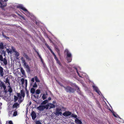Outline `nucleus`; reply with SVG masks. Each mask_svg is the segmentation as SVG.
Wrapping results in <instances>:
<instances>
[{
  "instance_id": "603ef678",
  "label": "nucleus",
  "mask_w": 124,
  "mask_h": 124,
  "mask_svg": "<svg viewBox=\"0 0 124 124\" xmlns=\"http://www.w3.org/2000/svg\"><path fill=\"white\" fill-rule=\"evenodd\" d=\"M21 60L22 61V62L25 61V60H24L23 57H21Z\"/></svg>"
},
{
  "instance_id": "ddd939ff",
  "label": "nucleus",
  "mask_w": 124,
  "mask_h": 124,
  "mask_svg": "<svg viewBox=\"0 0 124 124\" xmlns=\"http://www.w3.org/2000/svg\"><path fill=\"white\" fill-rule=\"evenodd\" d=\"M0 86L1 87H2L4 90H5L6 89V87L4 83L3 82H1L0 83Z\"/></svg>"
},
{
  "instance_id": "2eb2a0df",
  "label": "nucleus",
  "mask_w": 124,
  "mask_h": 124,
  "mask_svg": "<svg viewBox=\"0 0 124 124\" xmlns=\"http://www.w3.org/2000/svg\"><path fill=\"white\" fill-rule=\"evenodd\" d=\"M19 104H18V103H15L13 105L12 107L13 108H16V109H15V110H16L17 108L19 107Z\"/></svg>"
},
{
  "instance_id": "c9c22d12",
  "label": "nucleus",
  "mask_w": 124,
  "mask_h": 124,
  "mask_svg": "<svg viewBox=\"0 0 124 124\" xmlns=\"http://www.w3.org/2000/svg\"><path fill=\"white\" fill-rule=\"evenodd\" d=\"M14 101L16 102L17 100L18 99V97L15 95H14Z\"/></svg>"
},
{
  "instance_id": "f8f14e48",
  "label": "nucleus",
  "mask_w": 124,
  "mask_h": 124,
  "mask_svg": "<svg viewBox=\"0 0 124 124\" xmlns=\"http://www.w3.org/2000/svg\"><path fill=\"white\" fill-rule=\"evenodd\" d=\"M3 70V68L1 66H0V74L1 77L3 76L4 75Z\"/></svg>"
},
{
  "instance_id": "9d476101",
  "label": "nucleus",
  "mask_w": 124,
  "mask_h": 124,
  "mask_svg": "<svg viewBox=\"0 0 124 124\" xmlns=\"http://www.w3.org/2000/svg\"><path fill=\"white\" fill-rule=\"evenodd\" d=\"M21 83L22 85H23L24 84V81L25 82V86L27 87V79L24 80V78H22L21 79Z\"/></svg>"
},
{
  "instance_id": "6e6552de",
  "label": "nucleus",
  "mask_w": 124,
  "mask_h": 124,
  "mask_svg": "<svg viewBox=\"0 0 124 124\" xmlns=\"http://www.w3.org/2000/svg\"><path fill=\"white\" fill-rule=\"evenodd\" d=\"M31 116L32 119L34 120L36 117V113L34 111H32L31 114Z\"/></svg>"
},
{
  "instance_id": "4d7b16f0",
  "label": "nucleus",
  "mask_w": 124,
  "mask_h": 124,
  "mask_svg": "<svg viewBox=\"0 0 124 124\" xmlns=\"http://www.w3.org/2000/svg\"><path fill=\"white\" fill-rule=\"evenodd\" d=\"M98 107H99V108H101V105H100V104L99 103L98 104Z\"/></svg>"
},
{
  "instance_id": "5701e85b",
  "label": "nucleus",
  "mask_w": 124,
  "mask_h": 124,
  "mask_svg": "<svg viewBox=\"0 0 124 124\" xmlns=\"http://www.w3.org/2000/svg\"><path fill=\"white\" fill-rule=\"evenodd\" d=\"M20 70V71L21 72L23 75V76H25V72L24 70H23L22 68H21Z\"/></svg>"
},
{
  "instance_id": "a878e982",
  "label": "nucleus",
  "mask_w": 124,
  "mask_h": 124,
  "mask_svg": "<svg viewBox=\"0 0 124 124\" xmlns=\"http://www.w3.org/2000/svg\"><path fill=\"white\" fill-rule=\"evenodd\" d=\"M8 87H9V89L8 90V91L10 93H11L12 92V90L11 87V86H8Z\"/></svg>"
},
{
  "instance_id": "f3484780",
  "label": "nucleus",
  "mask_w": 124,
  "mask_h": 124,
  "mask_svg": "<svg viewBox=\"0 0 124 124\" xmlns=\"http://www.w3.org/2000/svg\"><path fill=\"white\" fill-rule=\"evenodd\" d=\"M20 93L21 95L22 96V97L24 98L25 96V94L24 90H21Z\"/></svg>"
},
{
  "instance_id": "4be33fe9",
  "label": "nucleus",
  "mask_w": 124,
  "mask_h": 124,
  "mask_svg": "<svg viewBox=\"0 0 124 124\" xmlns=\"http://www.w3.org/2000/svg\"><path fill=\"white\" fill-rule=\"evenodd\" d=\"M35 92V89L34 88L32 87L31 88L30 90V92L32 94H34Z\"/></svg>"
},
{
  "instance_id": "4c0bfd02",
  "label": "nucleus",
  "mask_w": 124,
  "mask_h": 124,
  "mask_svg": "<svg viewBox=\"0 0 124 124\" xmlns=\"http://www.w3.org/2000/svg\"><path fill=\"white\" fill-rule=\"evenodd\" d=\"M33 88H36L38 86L36 82H35L34 85L32 86Z\"/></svg>"
},
{
  "instance_id": "1a4fd4ad",
  "label": "nucleus",
  "mask_w": 124,
  "mask_h": 124,
  "mask_svg": "<svg viewBox=\"0 0 124 124\" xmlns=\"http://www.w3.org/2000/svg\"><path fill=\"white\" fill-rule=\"evenodd\" d=\"M17 8H18L21 9L25 11H28L22 5H18L17 6Z\"/></svg>"
},
{
  "instance_id": "8fccbe9b",
  "label": "nucleus",
  "mask_w": 124,
  "mask_h": 124,
  "mask_svg": "<svg viewBox=\"0 0 124 124\" xmlns=\"http://www.w3.org/2000/svg\"><path fill=\"white\" fill-rule=\"evenodd\" d=\"M33 96L35 98L38 99L39 97V95H34Z\"/></svg>"
},
{
  "instance_id": "13d9d810",
  "label": "nucleus",
  "mask_w": 124,
  "mask_h": 124,
  "mask_svg": "<svg viewBox=\"0 0 124 124\" xmlns=\"http://www.w3.org/2000/svg\"><path fill=\"white\" fill-rule=\"evenodd\" d=\"M46 101H47V100H45L43 102V103L44 104H45L46 102Z\"/></svg>"
},
{
  "instance_id": "052dcab7",
  "label": "nucleus",
  "mask_w": 124,
  "mask_h": 124,
  "mask_svg": "<svg viewBox=\"0 0 124 124\" xmlns=\"http://www.w3.org/2000/svg\"><path fill=\"white\" fill-rule=\"evenodd\" d=\"M51 98L50 97H49L48 99V100L49 101H50V100H51Z\"/></svg>"
},
{
  "instance_id": "c03bdc74",
  "label": "nucleus",
  "mask_w": 124,
  "mask_h": 124,
  "mask_svg": "<svg viewBox=\"0 0 124 124\" xmlns=\"http://www.w3.org/2000/svg\"><path fill=\"white\" fill-rule=\"evenodd\" d=\"M75 68L76 70V71H77V74H78V75L79 76V77H81L80 76V75L79 73L78 72V70L77 69V68Z\"/></svg>"
},
{
  "instance_id": "7c9ffc66",
  "label": "nucleus",
  "mask_w": 124,
  "mask_h": 124,
  "mask_svg": "<svg viewBox=\"0 0 124 124\" xmlns=\"http://www.w3.org/2000/svg\"><path fill=\"white\" fill-rule=\"evenodd\" d=\"M41 93L40 90L39 89L35 91V93L36 94H39Z\"/></svg>"
},
{
  "instance_id": "3c124183",
  "label": "nucleus",
  "mask_w": 124,
  "mask_h": 124,
  "mask_svg": "<svg viewBox=\"0 0 124 124\" xmlns=\"http://www.w3.org/2000/svg\"><path fill=\"white\" fill-rule=\"evenodd\" d=\"M23 65H24V66L25 67H26L27 65V63L25 61L23 62Z\"/></svg>"
},
{
  "instance_id": "dca6fc26",
  "label": "nucleus",
  "mask_w": 124,
  "mask_h": 124,
  "mask_svg": "<svg viewBox=\"0 0 124 124\" xmlns=\"http://www.w3.org/2000/svg\"><path fill=\"white\" fill-rule=\"evenodd\" d=\"M49 109H50L51 108H55V105L53 104L49 103Z\"/></svg>"
},
{
  "instance_id": "58836bf2",
  "label": "nucleus",
  "mask_w": 124,
  "mask_h": 124,
  "mask_svg": "<svg viewBox=\"0 0 124 124\" xmlns=\"http://www.w3.org/2000/svg\"><path fill=\"white\" fill-rule=\"evenodd\" d=\"M71 116L72 117H74V118H77V115H75L73 114H71Z\"/></svg>"
},
{
  "instance_id": "09e8293b",
  "label": "nucleus",
  "mask_w": 124,
  "mask_h": 124,
  "mask_svg": "<svg viewBox=\"0 0 124 124\" xmlns=\"http://www.w3.org/2000/svg\"><path fill=\"white\" fill-rule=\"evenodd\" d=\"M45 45L46 46L47 48L48 49H49V50H50V49H51L49 46V45L47 43H46L45 44Z\"/></svg>"
},
{
  "instance_id": "2f4dec72",
  "label": "nucleus",
  "mask_w": 124,
  "mask_h": 124,
  "mask_svg": "<svg viewBox=\"0 0 124 124\" xmlns=\"http://www.w3.org/2000/svg\"><path fill=\"white\" fill-rule=\"evenodd\" d=\"M67 60L68 62H71L72 60V57H66Z\"/></svg>"
},
{
  "instance_id": "0e129e2a",
  "label": "nucleus",
  "mask_w": 124,
  "mask_h": 124,
  "mask_svg": "<svg viewBox=\"0 0 124 124\" xmlns=\"http://www.w3.org/2000/svg\"><path fill=\"white\" fill-rule=\"evenodd\" d=\"M53 103L54 104H55L56 103V102L55 101H53Z\"/></svg>"
},
{
  "instance_id": "5fc2aeb1",
  "label": "nucleus",
  "mask_w": 124,
  "mask_h": 124,
  "mask_svg": "<svg viewBox=\"0 0 124 124\" xmlns=\"http://www.w3.org/2000/svg\"><path fill=\"white\" fill-rule=\"evenodd\" d=\"M7 52L8 53H11V51L9 50L8 49H7Z\"/></svg>"
},
{
  "instance_id": "4468645a",
  "label": "nucleus",
  "mask_w": 124,
  "mask_h": 124,
  "mask_svg": "<svg viewBox=\"0 0 124 124\" xmlns=\"http://www.w3.org/2000/svg\"><path fill=\"white\" fill-rule=\"evenodd\" d=\"M75 123L77 124H82V122L78 118H76L75 120Z\"/></svg>"
},
{
  "instance_id": "39448f33",
  "label": "nucleus",
  "mask_w": 124,
  "mask_h": 124,
  "mask_svg": "<svg viewBox=\"0 0 124 124\" xmlns=\"http://www.w3.org/2000/svg\"><path fill=\"white\" fill-rule=\"evenodd\" d=\"M73 85L77 89V92L80 95L82 96H83V93L80 90L79 87L75 84H73Z\"/></svg>"
},
{
  "instance_id": "864d4df0",
  "label": "nucleus",
  "mask_w": 124,
  "mask_h": 124,
  "mask_svg": "<svg viewBox=\"0 0 124 124\" xmlns=\"http://www.w3.org/2000/svg\"><path fill=\"white\" fill-rule=\"evenodd\" d=\"M18 15H19L20 17H21L22 19H25L24 18V17L23 16H22L20 15V14H18Z\"/></svg>"
},
{
  "instance_id": "e433bc0d",
  "label": "nucleus",
  "mask_w": 124,
  "mask_h": 124,
  "mask_svg": "<svg viewBox=\"0 0 124 124\" xmlns=\"http://www.w3.org/2000/svg\"><path fill=\"white\" fill-rule=\"evenodd\" d=\"M35 80L37 82H39V80L38 78L36 76H35Z\"/></svg>"
},
{
  "instance_id": "37998d69",
  "label": "nucleus",
  "mask_w": 124,
  "mask_h": 124,
  "mask_svg": "<svg viewBox=\"0 0 124 124\" xmlns=\"http://www.w3.org/2000/svg\"><path fill=\"white\" fill-rule=\"evenodd\" d=\"M35 123L36 124H42L39 121V120L36 121L35 122Z\"/></svg>"
},
{
  "instance_id": "de8ad7c7",
  "label": "nucleus",
  "mask_w": 124,
  "mask_h": 124,
  "mask_svg": "<svg viewBox=\"0 0 124 124\" xmlns=\"http://www.w3.org/2000/svg\"><path fill=\"white\" fill-rule=\"evenodd\" d=\"M24 99V98H23V99H19V100H18V101L19 102V103H21L23 101V100Z\"/></svg>"
},
{
  "instance_id": "b1692460",
  "label": "nucleus",
  "mask_w": 124,
  "mask_h": 124,
  "mask_svg": "<svg viewBox=\"0 0 124 124\" xmlns=\"http://www.w3.org/2000/svg\"><path fill=\"white\" fill-rule=\"evenodd\" d=\"M17 96L19 97V99H23V97H22V96L20 93H17Z\"/></svg>"
},
{
  "instance_id": "ea45409f",
  "label": "nucleus",
  "mask_w": 124,
  "mask_h": 124,
  "mask_svg": "<svg viewBox=\"0 0 124 124\" xmlns=\"http://www.w3.org/2000/svg\"><path fill=\"white\" fill-rule=\"evenodd\" d=\"M42 98L43 100H44L46 99V96L45 94H43V96H42Z\"/></svg>"
},
{
  "instance_id": "79ce46f5",
  "label": "nucleus",
  "mask_w": 124,
  "mask_h": 124,
  "mask_svg": "<svg viewBox=\"0 0 124 124\" xmlns=\"http://www.w3.org/2000/svg\"><path fill=\"white\" fill-rule=\"evenodd\" d=\"M17 111H15L13 113V116H16L17 115Z\"/></svg>"
},
{
  "instance_id": "473e14b6",
  "label": "nucleus",
  "mask_w": 124,
  "mask_h": 124,
  "mask_svg": "<svg viewBox=\"0 0 124 124\" xmlns=\"http://www.w3.org/2000/svg\"><path fill=\"white\" fill-rule=\"evenodd\" d=\"M23 56L27 59V60H29V58L28 56L25 53H24L23 54Z\"/></svg>"
},
{
  "instance_id": "f257e3e1",
  "label": "nucleus",
  "mask_w": 124,
  "mask_h": 124,
  "mask_svg": "<svg viewBox=\"0 0 124 124\" xmlns=\"http://www.w3.org/2000/svg\"><path fill=\"white\" fill-rule=\"evenodd\" d=\"M61 86L63 87L67 93H73L74 92L75 90L72 87L69 86H65L63 85H61Z\"/></svg>"
},
{
  "instance_id": "20e7f679",
  "label": "nucleus",
  "mask_w": 124,
  "mask_h": 124,
  "mask_svg": "<svg viewBox=\"0 0 124 124\" xmlns=\"http://www.w3.org/2000/svg\"><path fill=\"white\" fill-rule=\"evenodd\" d=\"M0 61L3 62V63L5 65L7 64V61L6 57L3 59V56L2 55H0Z\"/></svg>"
},
{
  "instance_id": "338daca9",
  "label": "nucleus",
  "mask_w": 124,
  "mask_h": 124,
  "mask_svg": "<svg viewBox=\"0 0 124 124\" xmlns=\"http://www.w3.org/2000/svg\"><path fill=\"white\" fill-rule=\"evenodd\" d=\"M4 53V55H5V53Z\"/></svg>"
},
{
  "instance_id": "c756f323",
  "label": "nucleus",
  "mask_w": 124,
  "mask_h": 124,
  "mask_svg": "<svg viewBox=\"0 0 124 124\" xmlns=\"http://www.w3.org/2000/svg\"><path fill=\"white\" fill-rule=\"evenodd\" d=\"M49 50L50 51L51 53L54 55V58L57 57L56 55H55L52 49H50Z\"/></svg>"
},
{
  "instance_id": "bf43d9fd",
  "label": "nucleus",
  "mask_w": 124,
  "mask_h": 124,
  "mask_svg": "<svg viewBox=\"0 0 124 124\" xmlns=\"http://www.w3.org/2000/svg\"><path fill=\"white\" fill-rule=\"evenodd\" d=\"M9 85L8 86H11L10 85V82H9V83H7Z\"/></svg>"
},
{
  "instance_id": "e2e57ef3",
  "label": "nucleus",
  "mask_w": 124,
  "mask_h": 124,
  "mask_svg": "<svg viewBox=\"0 0 124 124\" xmlns=\"http://www.w3.org/2000/svg\"><path fill=\"white\" fill-rule=\"evenodd\" d=\"M4 91L5 92V93H7V90L5 89V90H4Z\"/></svg>"
},
{
  "instance_id": "bb28decb",
  "label": "nucleus",
  "mask_w": 124,
  "mask_h": 124,
  "mask_svg": "<svg viewBox=\"0 0 124 124\" xmlns=\"http://www.w3.org/2000/svg\"><path fill=\"white\" fill-rule=\"evenodd\" d=\"M4 45L3 43L1 42L0 43V49H4Z\"/></svg>"
},
{
  "instance_id": "f03ea898",
  "label": "nucleus",
  "mask_w": 124,
  "mask_h": 124,
  "mask_svg": "<svg viewBox=\"0 0 124 124\" xmlns=\"http://www.w3.org/2000/svg\"><path fill=\"white\" fill-rule=\"evenodd\" d=\"M8 0H0V7L2 8H4L7 6L6 2Z\"/></svg>"
},
{
  "instance_id": "6ab92c4d",
  "label": "nucleus",
  "mask_w": 124,
  "mask_h": 124,
  "mask_svg": "<svg viewBox=\"0 0 124 124\" xmlns=\"http://www.w3.org/2000/svg\"><path fill=\"white\" fill-rule=\"evenodd\" d=\"M26 70L27 72H29L30 71V69L29 66L28 65H27L26 66Z\"/></svg>"
},
{
  "instance_id": "49530a36",
  "label": "nucleus",
  "mask_w": 124,
  "mask_h": 124,
  "mask_svg": "<svg viewBox=\"0 0 124 124\" xmlns=\"http://www.w3.org/2000/svg\"><path fill=\"white\" fill-rule=\"evenodd\" d=\"M113 116L116 117H117L118 115L116 114L115 113V112H113Z\"/></svg>"
},
{
  "instance_id": "a211bd4d",
  "label": "nucleus",
  "mask_w": 124,
  "mask_h": 124,
  "mask_svg": "<svg viewBox=\"0 0 124 124\" xmlns=\"http://www.w3.org/2000/svg\"><path fill=\"white\" fill-rule=\"evenodd\" d=\"M35 51L36 53L38 55L39 57V58L41 60V61L42 62H43L42 59V57H41V56L39 54L38 52H37L35 49Z\"/></svg>"
},
{
  "instance_id": "aec40b11",
  "label": "nucleus",
  "mask_w": 124,
  "mask_h": 124,
  "mask_svg": "<svg viewBox=\"0 0 124 124\" xmlns=\"http://www.w3.org/2000/svg\"><path fill=\"white\" fill-rule=\"evenodd\" d=\"M67 57H71L72 55L70 53H69V51L67 50Z\"/></svg>"
},
{
  "instance_id": "680f3d73",
  "label": "nucleus",
  "mask_w": 124,
  "mask_h": 124,
  "mask_svg": "<svg viewBox=\"0 0 124 124\" xmlns=\"http://www.w3.org/2000/svg\"><path fill=\"white\" fill-rule=\"evenodd\" d=\"M13 52H15H15H16V50L14 49H13Z\"/></svg>"
},
{
  "instance_id": "f704fd0d",
  "label": "nucleus",
  "mask_w": 124,
  "mask_h": 124,
  "mask_svg": "<svg viewBox=\"0 0 124 124\" xmlns=\"http://www.w3.org/2000/svg\"><path fill=\"white\" fill-rule=\"evenodd\" d=\"M26 92V94L27 95V97H29V92L27 90V89H25Z\"/></svg>"
},
{
  "instance_id": "9b49d317",
  "label": "nucleus",
  "mask_w": 124,
  "mask_h": 124,
  "mask_svg": "<svg viewBox=\"0 0 124 124\" xmlns=\"http://www.w3.org/2000/svg\"><path fill=\"white\" fill-rule=\"evenodd\" d=\"M44 105H40L37 107V109L40 111H43L44 109Z\"/></svg>"
},
{
  "instance_id": "7ed1b4c3",
  "label": "nucleus",
  "mask_w": 124,
  "mask_h": 124,
  "mask_svg": "<svg viewBox=\"0 0 124 124\" xmlns=\"http://www.w3.org/2000/svg\"><path fill=\"white\" fill-rule=\"evenodd\" d=\"M61 109L60 108H56V111L54 113V114L56 116H58L59 115H61L62 113L61 112Z\"/></svg>"
},
{
  "instance_id": "6e6d98bb",
  "label": "nucleus",
  "mask_w": 124,
  "mask_h": 124,
  "mask_svg": "<svg viewBox=\"0 0 124 124\" xmlns=\"http://www.w3.org/2000/svg\"><path fill=\"white\" fill-rule=\"evenodd\" d=\"M9 124H13L12 122L11 121H9Z\"/></svg>"
},
{
  "instance_id": "393cba45",
  "label": "nucleus",
  "mask_w": 124,
  "mask_h": 124,
  "mask_svg": "<svg viewBox=\"0 0 124 124\" xmlns=\"http://www.w3.org/2000/svg\"><path fill=\"white\" fill-rule=\"evenodd\" d=\"M55 59V60H56L57 63L58 64L60 65L61 66L62 64H61V63L60 62V61L58 60V58L56 57L54 58Z\"/></svg>"
},
{
  "instance_id": "c85d7f7f",
  "label": "nucleus",
  "mask_w": 124,
  "mask_h": 124,
  "mask_svg": "<svg viewBox=\"0 0 124 124\" xmlns=\"http://www.w3.org/2000/svg\"><path fill=\"white\" fill-rule=\"evenodd\" d=\"M49 50L50 51L51 53L54 55V58L57 57L56 55H55L52 49H50Z\"/></svg>"
},
{
  "instance_id": "423d86ee",
  "label": "nucleus",
  "mask_w": 124,
  "mask_h": 124,
  "mask_svg": "<svg viewBox=\"0 0 124 124\" xmlns=\"http://www.w3.org/2000/svg\"><path fill=\"white\" fill-rule=\"evenodd\" d=\"M92 87L94 90L98 94L100 95V93H101V92L99 90L97 87L94 85H92Z\"/></svg>"
},
{
  "instance_id": "69168bd1",
  "label": "nucleus",
  "mask_w": 124,
  "mask_h": 124,
  "mask_svg": "<svg viewBox=\"0 0 124 124\" xmlns=\"http://www.w3.org/2000/svg\"><path fill=\"white\" fill-rule=\"evenodd\" d=\"M96 103H99V101H97Z\"/></svg>"
},
{
  "instance_id": "412c9836",
  "label": "nucleus",
  "mask_w": 124,
  "mask_h": 124,
  "mask_svg": "<svg viewBox=\"0 0 124 124\" xmlns=\"http://www.w3.org/2000/svg\"><path fill=\"white\" fill-rule=\"evenodd\" d=\"M10 78L9 76H8L6 79V80L4 81V82L6 83H9L10 81Z\"/></svg>"
},
{
  "instance_id": "0eeeda50",
  "label": "nucleus",
  "mask_w": 124,
  "mask_h": 124,
  "mask_svg": "<svg viewBox=\"0 0 124 124\" xmlns=\"http://www.w3.org/2000/svg\"><path fill=\"white\" fill-rule=\"evenodd\" d=\"M71 114V112L69 111H65L62 114V115L65 116L67 117L70 116Z\"/></svg>"
},
{
  "instance_id": "cd10ccee",
  "label": "nucleus",
  "mask_w": 124,
  "mask_h": 124,
  "mask_svg": "<svg viewBox=\"0 0 124 124\" xmlns=\"http://www.w3.org/2000/svg\"><path fill=\"white\" fill-rule=\"evenodd\" d=\"M49 103H48L47 105H44V109L46 108V110L48 109L49 108Z\"/></svg>"
},
{
  "instance_id": "a19ab883",
  "label": "nucleus",
  "mask_w": 124,
  "mask_h": 124,
  "mask_svg": "<svg viewBox=\"0 0 124 124\" xmlns=\"http://www.w3.org/2000/svg\"><path fill=\"white\" fill-rule=\"evenodd\" d=\"M2 35L5 38H6V39H9V37H7L4 34H2Z\"/></svg>"
},
{
  "instance_id": "72a5a7b5",
  "label": "nucleus",
  "mask_w": 124,
  "mask_h": 124,
  "mask_svg": "<svg viewBox=\"0 0 124 124\" xmlns=\"http://www.w3.org/2000/svg\"><path fill=\"white\" fill-rule=\"evenodd\" d=\"M31 82L30 83V85H32V84H33V83L34 82V78H32L31 79Z\"/></svg>"
},
{
  "instance_id": "a18cd8bd",
  "label": "nucleus",
  "mask_w": 124,
  "mask_h": 124,
  "mask_svg": "<svg viewBox=\"0 0 124 124\" xmlns=\"http://www.w3.org/2000/svg\"><path fill=\"white\" fill-rule=\"evenodd\" d=\"M15 54L16 55L17 57H18L19 56V54L18 52L17 51H16V52H15Z\"/></svg>"
}]
</instances>
